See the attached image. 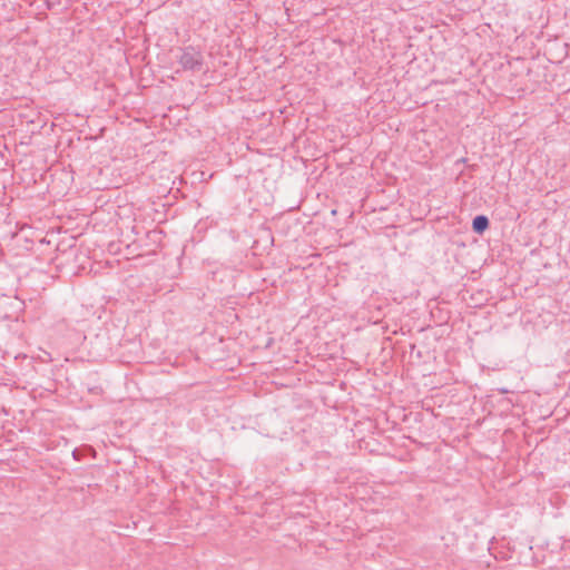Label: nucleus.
I'll list each match as a JSON object with an SVG mask.
<instances>
[{
  "mask_svg": "<svg viewBox=\"0 0 570 570\" xmlns=\"http://www.w3.org/2000/svg\"><path fill=\"white\" fill-rule=\"evenodd\" d=\"M179 63L185 70L199 71L203 67V55L195 48L187 47L179 57Z\"/></svg>",
  "mask_w": 570,
  "mask_h": 570,
  "instance_id": "obj_1",
  "label": "nucleus"
},
{
  "mask_svg": "<svg viewBox=\"0 0 570 570\" xmlns=\"http://www.w3.org/2000/svg\"><path fill=\"white\" fill-rule=\"evenodd\" d=\"M490 225V220L485 215H478L472 220V230L479 235L483 234Z\"/></svg>",
  "mask_w": 570,
  "mask_h": 570,
  "instance_id": "obj_2",
  "label": "nucleus"
},
{
  "mask_svg": "<svg viewBox=\"0 0 570 570\" xmlns=\"http://www.w3.org/2000/svg\"><path fill=\"white\" fill-rule=\"evenodd\" d=\"M430 316L434 318V312L432 309H430Z\"/></svg>",
  "mask_w": 570,
  "mask_h": 570,
  "instance_id": "obj_3",
  "label": "nucleus"
},
{
  "mask_svg": "<svg viewBox=\"0 0 570 570\" xmlns=\"http://www.w3.org/2000/svg\"><path fill=\"white\" fill-rule=\"evenodd\" d=\"M442 322H443V317H442V316H440L439 324L441 325V324H442Z\"/></svg>",
  "mask_w": 570,
  "mask_h": 570,
  "instance_id": "obj_4",
  "label": "nucleus"
}]
</instances>
